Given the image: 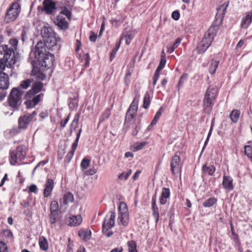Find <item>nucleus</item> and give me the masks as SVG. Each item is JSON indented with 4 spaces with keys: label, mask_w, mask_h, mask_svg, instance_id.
<instances>
[{
    "label": "nucleus",
    "mask_w": 252,
    "mask_h": 252,
    "mask_svg": "<svg viewBox=\"0 0 252 252\" xmlns=\"http://www.w3.org/2000/svg\"><path fill=\"white\" fill-rule=\"evenodd\" d=\"M202 170L205 173L208 174L209 175H213L215 171V168L213 165L207 166L204 164L203 166Z\"/></svg>",
    "instance_id": "obj_35"
},
{
    "label": "nucleus",
    "mask_w": 252,
    "mask_h": 252,
    "mask_svg": "<svg viewBox=\"0 0 252 252\" xmlns=\"http://www.w3.org/2000/svg\"><path fill=\"white\" fill-rule=\"evenodd\" d=\"M32 65L33 64H32ZM32 75L35 76L37 81H43L45 79L46 75L40 71H38V69L33 66V69L32 71Z\"/></svg>",
    "instance_id": "obj_26"
},
{
    "label": "nucleus",
    "mask_w": 252,
    "mask_h": 252,
    "mask_svg": "<svg viewBox=\"0 0 252 252\" xmlns=\"http://www.w3.org/2000/svg\"><path fill=\"white\" fill-rule=\"evenodd\" d=\"M21 11V6L19 3L14 2L7 9L4 20L8 23L15 20L18 17Z\"/></svg>",
    "instance_id": "obj_4"
},
{
    "label": "nucleus",
    "mask_w": 252,
    "mask_h": 252,
    "mask_svg": "<svg viewBox=\"0 0 252 252\" xmlns=\"http://www.w3.org/2000/svg\"><path fill=\"white\" fill-rule=\"evenodd\" d=\"M134 36L135 33L132 31L128 32H125L122 34L119 41L121 42L122 40L125 39L126 43L129 45Z\"/></svg>",
    "instance_id": "obj_23"
},
{
    "label": "nucleus",
    "mask_w": 252,
    "mask_h": 252,
    "mask_svg": "<svg viewBox=\"0 0 252 252\" xmlns=\"http://www.w3.org/2000/svg\"><path fill=\"white\" fill-rule=\"evenodd\" d=\"M0 252H8L7 246L3 242H0Z\"/></svg>",
    "instance_id": "obj_58"
},
{
    "label": "nucleus",
    "mask_w": 252,
    "mask_h": 252,
    "mask_svg": "<svg viewBox=\"0 0 252 252\" xmlns=\"http://www.w3.org/2000/svg\"><path fill=\"white\" fill-rule=\"evenodd\" d=\"M240 112L238 110H233L230 114L231 120L234 123L238 122L240 117Z\"/></svg>",
    "instance_id": "obj_33"
},
{
    "label": "nucleus",
    "mask_w": 252,
    "mask_h": 252,
    "mask_svg": "<svg viewBox=\"0 0 252 252\" xmlns=\"http://www.w3.org/2000/svg\"><path fill=\"white\" fill-rule=\"evenodd\" d=\"M181 39L180 38H177L176 39L175 42H174V43L172 45H171V46H169L167 47V52L169 53H171L173 52H174L175 49L176 48H177L178 46L179 45V44L181 43Z\"/></svg>",
    "instance_id": "obj_36"
},
{
    "label": "nucleus",
    "mask_w": 252,
    "mask_h": 252,
    "mask_svg": "<svg viewBox=\"0 0 252 252\" xmlns=\"http://www.w3.org/2000/svg\"><path fill=\"white\" fill-rule=\"evenodd\" d=\"M58 216V212H50L49 220L51 223L54 224L56 222Z\"/></svg>",
    "instance_id": "obj_48"
},
{
    "label": "nucleus",
    "mask_w": 252,
    "mask_h": 252,
    "mask_svg": "<svg viewBox=\"0 0 252 252\" xmlns=\"http://www.w3.org/2000/svg\"><path fill=\"white\" fill-rule=\"evenodd\" d=\"M9 63V62H7L6 60L3 58L0 59V73L4 72L3 71L5 69L9 70L10 72H12L11 67L13 65H10Z\"/></svg>",
    "instance_id": "obj_27"
},
{
    "label": "nucleus",
    "mask_w": 252,
    "mask_h": 252,
    "mask_svg": "<svg viewBox=\"0 0 252 252\" xmlns=\"http://www.w3.org/2000/svg\"><path fill=\"white\" fill-rule=\"evenodd\" d=\"M213 126H214V124L213 123H212V124H211V127H210V131L209 132V133L208 134V136H207V137L206 139V141L205 142V143H204V145H206L208 143V142L209 141V138L212 134V130H213Z\"/></svg>",
    "instance_id": "obj_61"
},
{
    "label": "nucleus",
    "mask_w": 252,
    "mask_h": 252,
    "mask_svg": "<svg viewBox=\"0 0 252 252\" xmlns=\"http://www.w3.org/2000/svg\"><path fill=\"white\" fill-rule=\"evenodd\" d=\"M152 210H153V216L155 219L156 222H157L158 220V218H159V212H158V207L152 208Z\"/></svg>",
    "instance_id": "obj_54"
},
{
    "label": "nucleus",
    "mask_w": 252,
    "mask_h": 252,
    "mask_svg": "<svg viewBox=\"0 0 252 252\" xmlns=\"http://www.w3.org/2000/svg\"><path fill=\"white\" fill-rule=\"evenodd\" d=\"M81 132H82V129L80 128L78 130V133L77 134L76 139L75 140V141L73 143V151H75L76 148H77V147L79 139V138H80Z\"/></svg>",
    "instance_id": "obj_49"
},
{
    "label": "nucleus",
    "mask_w": 252,
    "mask_h": 252,
    "mask_svg": "<svg viewBox=\"0 0 252 252\" xmlns=\"http://www.w3.org/2000/svg\"><path fill=\"white\" fill-rule=\"evenodd\" d=\"M49 48L47 47L45 42L41 41L38 42L35 47L34 55L36 60L41 59L44 56L47 55V54H51L49 51Z\"/></svg>",
    "instance_id": "obj_7"
},
{
    "label": "nucleus",
    "mask_w": 252,
    "mask_h": 252,
    "mask_svg": "<svg viewBox=\"0 0 252 252\" xmlns=\"http://www.w3.org/2000/svg\"><path fill=\"white\" fill-rule=\"evenodd\" d=\"M63 199L64 203L65 204H67L73 201L74 197L71 193L67 192L64 194Z\"/></svg>",
    "instance_id": "obj_37"
},
{
    "label": "nucleus",
    "mask_w": 252,
    "mask_h": 252,
    "mask_svg": "<svg viewBox=\"0 0 252 252\" xmlns=\"http://www.w3.org/2000/svg\"><path fill=\"white\" fill-rule=\"evenodd\" d=\"M7 72L0 73V89L7 90L9 87V76Z\"/></svg>",
    "instance_id": "obj_14"
},
{
    "label": "nucleus",
    "mask_w": 252,
    "mask_h": 252,
    "mask_svg": "<svg viewBox=\"0 0 252 252\" xmlns=\"http://www.w3.org/2000/svg\"><path fill=\"white\" fill-rule=\"evenodd\" d=\"M217 201V200L216 198L214 197H210L203 202V205L205 207H210L216 203Z\"/></svg>",
    "instance_id": "obj_39"
},
{
    "label": "nucleus",
    "mask_w": 252,
    "mask_h": 252,
    "mask_svg": "<svg viewBox=\"0 0 252 252\" xmlns=\"http://www.w3.org/2000/svg\"><path fill=\"white\" fill-rule=\"evenodd\" d=\"M166 62V61L165 59H161L160 62L159 63V64L157 68L158 69V70L162 69L165 66Z\"/></svg>",
    "instance_id": "obj_59"
},
{
    "label": "nucleus",
    "mask_w": 252,
    "mask_h": 252,
    "mask_svg": "<svg viewBox=\"0 0 252 252\" xmlns=\"http://www.w3.org/2000/svg\"><path fill=\"white\" fill-rule=\"evenodd\" d=\"M90 162V159L85 158H83L81 163V167L84 169H87V167L89 166Z\"/></svg>",
    "instance_id": "obj_52"
},
{
    "label": "nucleus",
    "mask_w": 252,
    "mask_h": 252,
    "mask_svg": "<svg viewBox=\"0 0 252 252\" xmlns=\"http://www.w3.org/2000/svg\"><path fill=\"white\" fill-rule=\"evenodd\" d=\"M171 167L173 175L180 172L181 169V164L180 163V158L178 156L175 155L172 158Z\"/></svg>",
    "instance_id": "obj_12"
},
{
    "label": "nucleus",
    "mask_w": 252,
    "mask_h": 252,
    "mask_svg": "<svg viewBox=\"0 0 252 252\" xmlns=\"http://www.w3.org/2000/svg\"><path fill=\"white\" fill-rule=\"evenodd\" d=\"M18 43V41L16 38L11 39L9 40V44L11 45V46H12V49H14V50H16L17 49Z\"/></svg>",
    "instance_id": "obj_56"
},
{
    "label": "nucleus",
    "mask_w": 252,
    "mask_h": 252,
    "mask_svg": "<svg viewBox=\"0 0 252 252\" xmlns=\"http://www.w3.org/2000/svg\"><path fill=\"white\" fill-rule=\"evenodd\" d=\"M50 212H59V204L57 201H53L50 204Z\"/></svg>",
    "instance_id": "obj_45"
},
{
    "label": "nucleus",
    "mask_w": 252,
    "mask_h": 252,
    "mask_svg": "<svg viewBox=\"0 0 252 252\" xmlns=\"http://www.w3.org/2000/svg\"><path fill=\"white\" fill-rule=\"evenodd\" d=\"M43 94H39L34 97L32 100H27L25 102V104L28 108H32L34 107L41 100Z\"/></svg>",
    "instance_id": "obj_16"
},
{
    "label": "nucleus",
    "mask_w": 252,
    "mask_h": 252,
    "mask_svg": "<svg viewBox=\"0 0 252 252\" xmlns=\"http://www.w3.org/2000/svg\"><path fill=\"white\" fill-rule=\"evenodd\" d=\"M219 61L216 60H212L210 66L209 67V72L211 74H214L216 71V69L218 67Z\"/></svg>",
    "instance_id": "obj_38"
},
{
    "label": "nucleus",
    "mask_w": 252,
    "mask_h": 252,
    "mask_svg": "<svg viewBox=\"0 0 252 252\" xmlns=\"http://www.w3.org/2000/svg\"><path fill=\"white\" fill-rule=\"evenodd\" d=\"M33 82V79H27L21 82L19 86L17 87L18 88H20V90H21V89H27L31 85V84Z\"/></svg>",
    "instance_id": "obj_34"
},
{
    "label": "nucleus",
    "mask_w": 252,
    "mask_h": 252,
    "mask_svg": "<svg viewBox=\"0 0 252 252\" xmlns=\"http://www.w3.org/2000/svg\"><path fill=\"white\" fill-rule=\"evenodd\" d=\"M150 104V94L148 93H146L145 94L144 100H143V107L144 108H147Z\"/></svg>",
    "instance_id": "obj_46"
},
{
    "label": "nucleus",
    "mask_w": 252,
    "mask_h": 252,
    "mask_svg": "<svg viewBox=\"0 0 252 252\" xmlns=\"http://www.w3.org/2000/svg\"><path fill=\"white\" fill-rule=\"evenodd\" d=\"M31 121L30 118L27 115L21 116L18 120V126L11 129L10 131V133L15 135L20 132L22 129H27Z\"/></svg>",
    "instance_id": "obj_6"
},
{
    "label": "nucleus",
    "mask_w": 252,
    "mask_h": 252,
    "mask_svg": "<svg viewBox=\"0 0 252 252\" xmlns=\"http://www.w3.org/2000/svg\"><path fill=\"white\" fill-rule=\"evenodd\" d=\"M82 222V218L80 215L72 216L69 218L68 225L71 226H76Z\"/></svg>",
    "instance_id": "obj_20"
},
{
    "label": "nucleus",
    "mask_w": 252,
    "mask_h": 252,
    "mask_svg": "<svg viewBox=\"0 0 252 252\" xmlns=\"http://www.w3.org/2000/svg\"><path fill=\"white\" fill-rule=\"evenodd\" d=\"M5 90L2 89L0 90V101H2L6 96V92Z\"/></svg>",
    "instance_id": "obj_62"
},
{
    "label": "nucleus",
    "mask_w": 252,
    "mask_h": 252,
    "mask_svg": "<svg viewBox=\"0 0 252 252\" xmlns=\"http://www.w3.org/2000/svg\"><path fill=\"white\" fill-rule=\"evenodd\" d=\"M53 188V180L52 179H48L45 184V189L44 190L43 194L45 197H47L51 195Z\"/></svg>",
    "instance_id": "obj_17"
},
{
    "label": "nucleus",
    "mask_w": 252,
    "mask_h": 252,
    "mask_svg": "<svg viewBox=\"0 0 252 252\" xmlns=\"http://www.w3.org/2000/svg\"><path fill=\"white\" fill-rule=\"evenodd\" d=\"M139 94L138 95V97H135L132 102H131L128 111L137 112L138 109V103L139 101Z\"/></svg>",
    "instance_id": "obj_31"
},
{
    "label": "nucleus",
    "mask_w": 252,
    "mask_h": 252,
    "mask_svg": "<svg viewBox=\"0 0 252 252\" xmlns=\"http://www.w3.org/2000/svg\"><path fill=\"white\" fill-rule=\"evenodd\" d=\"M170 194V190L168 188H163L162 190L161 194L159 201L161 205H164L167 202V200L169 198Z\"/></svg>",
    "instance_id": "obj_22"
},
{
    "label": "nucleus",
    "mask_w": 252,
    "mask_h": 252,
    "mask_svg": "<svg viewBox=\"0 0 252 252\" xmlns=\"http://www.w3.org/2000/svg\"><path fill=\"white\" fill-rule=\"evenodd\" d=\"M117 222L119 225L126 226L129 222V216L126 204L121 203L119 206V215L118 217Z\"/></svg>",
    "instance_id": "obj_5"
},
{
    "label": "nucleus",
    "mask_w": 252,
    "mask_h": 252,
    "mask_svg": "<svg viewBox=\"0 0 252 252\" xmlns=\"http://www.w3.org/2000/svg\"><path fill=\"white\" fill-rule=\"evenodd\" d=\"M75 151H73V144L72 145L71 150L66 155L65 158L68 162H69L74 155Z\"/></svg>",
    "instance_id": "obj_57"
},
{
    "label": "nucleus",
    "mask_w": 252,
    "mask_h": 252,
    "mask_svg": "<svg viewBox=\"0 0 252 252\" xmlns=\"http://www.w3.org/2000/svg\"><path fill=\"white\" fill-rule=\"evenodd\" d=\"M128 252H137L136 244L134 241L131 240L127 242Z\"/></svg>",
    "instance_id": "obj_40"
},
{
    "label": "nucleus",
    "mask_w": 252,
    "mask_h": 252,
    "mask_svg": "<svg viewBox=\"0 0 252 252\" xmlns=\"http://www.w3.org/2000/svg\"><path fill=\"white\" fill-rule=\"evenodd\" d=\"M120 45H121V43H120V41H119L118 43H117V45H116V48H115L111 52V54H110V60L112 61V59L115 57V55L119 49V48H120Z\"/></svg>",
    "instance_id": "obj_53"
},
{
    "label": "nucleus",
    "mask_w": 252,
    "mask_h": 252,
    "mask_svg": "<svg viewBox=\"0 0 252 252\" xmlns=\"http://www.w3.org/2000/svg\"><path fill=\"white\" fill-rule=\"evenodd\" d=\"M252 22V12H249L244 17L241 21V27L243 29H247Z\"/></svg>",
    "instance_id": "obj_18"
},
{
    "label": "nucleus",
    "mask_w": 252,
    "mask_h": 252,
    "mask_svg": "<svg viewBox=\"0 0 252 252\" xmlns=\"http://www.w3.org/2000/svg\"><path fill=\"white\" fill-rule=\"evenodd\" d=\"M69 120V115L66 118L64 121H62L60 126L62 127H64Z\"/></svg>",
    "instance_id": "obj_64"
},
{
    "label": "nucleus",
    "mask_w": 252,
    "mask_h": 252,
    "mask_svg": "<svg viewBox=\"0 0 252 252\" xmlns=\"http://www.w3.org/2000/svg\"><path fill=\"white\" fill-rule=\"evenodd\" d=\"M23 92L20 88H13L8 96V105L12 108L18 110L22 103Z\"/></svg>",
    "instance_id": "obj_3"
},
{
    "label": "nucleus",
    "mask_w": 252,
    "mask_h": 252,
    "mask_svg": "<svg viewBox=\"0 0 252 252\" xmlns=\"http://www.w3.org/2000/svg\"><path fill=\"white\" fill-rule=\"evenodd\" d=\"M172 18L175 20H178L180 18V13L178 11L176 10L172 12Z\"/></svg>",
    "instance_id": "obj_60"
},
{
    "label": "nucleus",
    "mask_w": 252,
    "mask_h": 252,
    "mask_svg": "<svg viewBox=\"0 0 252 252\" xmlns=\"http://www.w3.org/2000/svg\"><path fill=\"white\" fill-rule=\"evenodd\" d=\"M131 75V71L130 70H128L125 78V83L126 85H128L130 82Z\"/></svg>",
    "instance_id": "obj_55"
},
{
    "label": "nucleus",
    "mask_w": 252,
    "mask_h": 252,
    "mask_svg": "<svg viewBox=\"0 0 252 252\" xmlns=\"http://www.w3.org/2000/svg\"><path fill=\"white\" fill-rule=\"evenodd\" d=\"M245 153L248 158L252 157V146H246L245 147Z\"/></svg>",
    "instance_id": "obj_50"
},
{
    "label": "nucleus",
    "mask_w": 252,
    "mask_h": 252,
    "mask_svg": "<svg viewBox=\"0 0 252 252\" xmlns=\"http://www.w3.org/2000/svg\"><path fill=\"white\" fill-rule=\"evenodd\" d=\"M115 218L114 211H110L107 214L102 224V232H104L105 230H108L113 227L115 224Z\"/></svg>",
    "instance_id": "obj_10"
},
{
    "label": "nucleus",
    "mask_w": 252,
    "mask_h": 252,
    "mask_svg": "<svg viewBox=\"0 0 252 252\" xmlns=\"http://www.w3.org/2000/svg\"><path fill=\"white\" fill-rule=\"evenodd\" d=\"M137 112L127 111L126 116V122H131L135 118Z\"/></svg>",
    "instance_id": "obj_44"
},
{
    "label": "nucleus",
    "mask_w": 252,
    "mask_h": 252,
    "mask_svg": "<svg viewBox=\"0 0 252 252\" xmlns=\"http://www.w3.org/2000/svg\"><path fill=\"white\" fill-rule=\"evenodd\" d=\"M56 9L55 2L51 0H44L43 1V10L47 14H51Z\"/></svg>",
    "instance_id": "obj_15"
},
{
    "label": "nucleus",
    "mask_w": 252,
    "mask_h": 252,
    "mask_svg": "<svg viewBox=\"0 0 252 252\" xmlns=\"http://www.w3.org/2000/svg\"><path fill=\"white\" fill-rule=\"evenodd\" d=\"M41 34L44 38H46L54 35L55 32L51 27L44 26L41 30Z\"/></svg>",
    "instance_id": "obj_24"
},
{
    "label": "nucleus",
    "mask_w": 252,
    "mask_h": 252,
    "mask_svg": "<svg viewBox=\"0 0 252 252\" xmlns=\"http://www.w3.org/2000/svg\"><path fill=\"white\" fill-rule=\"evenodd\" d=\"M57 38L55 37L54 35L52 36L51 37L45 38V41H44V42H45V43L46 44V45H47V47L50 48L51 47H53L55 45H56L57 44Z\"/></svg>",
    "instance_id": "obj_32"
},
{
    "label": "nucleus",
    "mask_w": 252,
    "mask_h": 252,
    "mask_svg": "<svg viewBox=\"0 0 252 252\" xmlns=\"http://www.w3.org/2000/svg\"><path fill=\"white\" fill-rule=\"evenodd\" d=\"M148 143L147 142H137L133 144V149L134 151H137L141 150Z\"/></svg>",
    "instance_id": "obj_43"
},
{
    "label": "nucleus",
    "mask_w": 252,
    "mask_h": 252,
    "mask_svg": "<svg viewBox=\"0 0 252 252\" xmlns=\"http://www.w3.org/2000/svg\"><path fill=\"white\" fill-rule=\"evenodd\" d=\"M55 23L59 27L60 29L62 30L67 29L68 26L67 22L65 20V19L62 15H59L57 17Z\"/></svg>",
    "instance_id": "obj_19"
},
{
    "label": "nucleus",
    "mask_w": 252,
    "mask_h": 252,
    "mask_svg": "<svg viewBox=\"0 0 252 252\" xmlns=\"http://www.w3.org/2000/svg\"><path fill=\"white\" fill-rule=\"evenodd\" d=\"M163 111V109L162 107H160L158 111L156 113L154 119L152 121V125H155L158 120H159L160 117L161 116L162 113Z\"/></svg>",
    "instance_id": "obj_42"
},
{
    "label": "nucleus",
    "mask_w": 252,
    "mask_h": 252,
    "mask_svg": "<svg viewBox=\"0 0 252 252\" xmlns=\"http://www.w3.org/2000/svg\"><path fill=\"white\" fill-rule=\"evenodd\" d=\"M131 174V170H128L126 173L123 172L118 176V179L120 180H126Z\"/></svg>",
    "instance_id": "obj_47"
},
{
    "label": "nucleus",
    "mask_w": 252,
    "mask_h": 252,
    "mask_svg": "<svg viewBox=\"0 0 252 252\" xmlns=\"http://www.w3.org/2000/svg\"><path fill=\"white\" fill-rule=\"evenodd\" d=\"M54 61V55L52 54H47L46 56L37 60L41 69L43 70L51 67L53 65Z\"/></svg>",
    "instance_id": "obj_9"
},
{
    "label": "nucleus",
    "mask_w": 252,
    "mask_h": 252,
    "mask_svg": "<svg viewBox=\"0 0 252 252\" xmlns=\"http://www.w3.org/2000/svg\"><path fill=\"white\" fill-rule=\"evenodd\" d=\"M29 190L31 192L36 193L37 191V188L35 185H32L29 187Z\"/></svg>",
    "instance_id": "obj_63"
},
{
    "label": "nucleus",
    "mask_w": 252,
    "mask_h": 252,
    "mask_svg": "<svg viewBox=\"0 0 252 252\" xmlns=\"http://www.w3.org/2000/svg\"><path fill=\"white\" fill-rule=\"evenodd\" d=\"M218 89L215 87L210 86L207 90L203 100L204 109L205 113L210 114L213 106V101L216 98Z\"/></svg>",
    "instance_id": "obj_1"
},
{
    "label": "nucleus",
    "mask_w": 252,
    "mask_h": 252,
    "mask_svg": "<svg viewBox=\"0 0 252 252\" xmlns=\"http://www.w3.org/2000/svg\"><path fill=\"white\" fill-rule=\"evenodd\" d=\"M80 114L77 113L75 114L70 127V133L71 134L73 130H75L78 126Z\"/></svg>",
    "instance_id": "obj_29"
},
{
    "label": "nucleus",
    "mask_w": 252,
    "mask_h": 252,
    "mask_svg": "<svg viewBox=\"0 0 252 252\" xmlns=\"http://www.w3.org/2000/svg\"><path fill=\"white\" fill-rule=\"evenodd\" d=\"M188 78V74L187 73L184 74L180 77V80L178 82V84L177 86V89L179 91L180 88L183 86L185 82L187 80Z\"/></svg>",
    "instance_id": "obj_41"
},
{
    "label": "nucleus",
    "mask_w": 252,
    "mask_h": 252,
    "mask_svg": "<svg viewBox=\"0 0 252 252\" xmlns=\"http://www.w3.org/2000/svg\"><path fill=\"white\" fill-rule=\"evenodd\" d=\"M79 236L83 240H89L91 236V232L88 230H80L78 232Z\"/></svg>",
    "instance_id": "obj_28"
},
{
    "label": "nucleus",
    "mask_w": 252,
    "mask_h": 252,
    "mask_svg": "<svg viewBox=\"0 0 252 252\" xmlns=\"http://www.w3.org/2000/svg\"><path fill=\"white\" fill-rule=\"evenodd\" d=\"M43 87V84L40 81H35L32 85V88L27 93L28 97L35 94L40 92Z\"/></svg>",
    "instance_id": "obj_13"
},
{
    "label": "nucleus",
    "mask_w": 252,
    "mask_h": 252,
    "mask_svg": "<svg viewBox=\"0 0 252 252\" xmlns=\"http://www.w3.org/2000/svg\"><path fill=\"white\" fill-rule=\"evenodd\" d=\"M228 2H225L217 9L218 11L216 15V17L217 18L220 19L222 20L225 14V11L228 6Z\"/></svg>",
    "instance_id": "obj_21"
},
{
    "label": "nucleus",
    "mask_w": 252,
    "mask_h": 252,
    "mask_svg": "<svg viewBox=\"0 0 252 252\" xmlns=\"http://www.w3.org/2000/svg\"><path fill=\"white\" fill-rule=\"evenodd\" d=\"M216 32V29L215 27L209 28L204 37L197 46V50L199 54L204 53L208 48L215 36Z\"/></svg>",
    "instance_id": "obj_2"
},
{
    "label": "nucleus",
    "mask_w": 252,
    "mask_h": 252,
    "mask_svg": "<svg viewBox=\"0 0 252 252\" xmlns=\"http://www.w3.org/2000/svg\"><path fill=\"white\" fill-rule=\"evenodd\" d=\"M26 155L24 148L22 146L18 147L16 150L10 154V162L12 165H14L18 160L24 159Z\"/></svg>",
    "instance_id": "obj_8"
},
{
    "label": "nucleus",
    "mask_w": 252,
    "mask_h": 252,
    "mask_svg": "<svg viewBox=\"0 0 252 252\" xmlns=\"http://www.w3.org/2000/svg\"><path fill=\"white\" fill-rule=\"evenodd\" d=\"M4 56L3 59L9 62V64L14 65L16 63L14 49L9 48L7 45L3 47Z\"/></svg>",
    "instance_id": "obj_11"
},
{
    "label": "nucleus",
    "mask_w": 252,
    "mask_h": 252,
    "mask_svg": "<svg viewBox=\"0 0 252 252\" xmlns=\"http://www.w3.org/2000/svg\"><path fill=\"white\" fill-rule=\"evenodd\" d=\"M61 14H63L66 16V17L69 19H71V13L70 11L66 8H64L60 12Z\"/></svg>",
    "instance_id": "obj_51"
},
{
    "label": "nucleus",
    "mask_w": 252,
    "mask_h": 252,
    "mask_svg": "<svg viewBox=\"0 0 252 252\" xmlns=\"http://www.w3.org/2000/svg\"><path fill=\"white\" fill-rule=\"evenodd\" d=\"M232 181L233 180L230 177L224 176L222 181V185L223 187L228 190H232L233 189Z\"/></svg>",
    "instance_id": "obj_25"
},
{
    "label": "nucleus",
    "mask_w": 252,
    "mask_h": 252,
    "mask_svg": "<svg viewBox=\"0 0 252 252\" xmlns=\"http://www.w3.org/2000/svg\"><path fill=\"white\" fill-rule=\"evenodd\" d=\"M38 242L40 248L41 250L47 251L48 249V243L47 239L44 237H39Z\"/></svg>",
    "instance_id": "obj_30"
}]
</instances>
